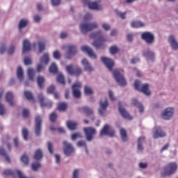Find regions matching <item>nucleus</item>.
Here are the masks:
<instances>
[{"label": "nucleus", "instance_id": "obj_32", "mask_svg": "<svg viewBox=\"0 0 178 178\" xmlns=\"http://www.w3.org/2000/svg\"><path fill=\"white\" fill-rule=\"evenodd\" d=\"M0 155L6 159V162H8V163H10V162H12V161L10 160V156H9V155L6 154L5 149L2 147L0 148Z\"/></svg>", "mask_w": 178, "mask_h": 178}, {"label": "nucleus", "instance_id": "obj_24", "mask_svg": "<svg viewBox=\"0 0 178 178\" xmlns=\"http://www.w3.org/2000/svg\"><path fill=\"white\" fill-rule=\"evenodd\" d=\"M66 70L69 74L73 76H79V74H81V70L80 68L76 69L75 71H73V65H68L66 67Z\"/></svg>", "mask_w": 178, "mask_h": 178}, {"label": "nucleus", "instance_id": "obj_45", "mask_svg": "<svg viewBox=\"0 0 178 178\" xmlns=\"http://www.w3.org/2000/svg\"><path fill=\"white\" fill-rule=\"evenodd\" d=\"M82 111L84 113H86V115H92L93 113L92 109L87 106L83 107Z\"/></svg>", "mask_w": 178, "mask_h": 178}, {"label": "nucleus", "instance_id": "obj_15", "mask_svg": "<svg viewBox=\"0 0 178 178\" xmlns=\"http://www.w3.org/2000/svg\"><path fill=\"white\" fill-rule=\"evenodd\" d=\"M166 133L162 130L161 127H155L153 131L154 138H161L162 137H165Z\"/></svg>", "mask_w": 178, "mask_h": 178}, {"label": "nucleus", "instance_id": "obj_61", "mask_svg": "<svg viewBox=\"0 0 178 178\" xmlns=\"http://www.w3.org/2000/svg\"><path fill=\"white\" fill-rule=\"evenodd\" d=\"M80 176V170H75L73 172L72 178H79Z\"/></svg>", "mask_w": 178, "mask_h": 178}, {"label": "nucleus", "instance_id": "obj_28", "mask_svg": "<svg viewBox=\"0 0 178 178\" xmlns=\"http://www.w3.org/2000/svg\"><path fill=\"white\" fill-rule=\"evenodd\" d=\"M132 104L134 105L136 108H138V109L140 113H144V106H143L141 104V103L138 102V101H137V99H133Z\"/></svg>", "mask_w": 178, "mask_h": 178}, {"label": "nucleus", "instance_id": "obj_57", "mask_svg": "<svg viewBox=\"0 0 178 178\" xmlns=\"http://www.w3.org/2000/svg\"><path fill=\"white\" fill-rule=\"evenodd\" d=\"M102 27L106 31H109V30H111V25H109V24L107 23L102 24Z\"/></svg>", "mask_w": 178, "mask_h": 178}, {"label": "nucleus", "instance_id": "obj_55", "mask_svg": "<svg viewBox=\"0 0 178 178\" xmlns=\"http://www.w3.org/2000/svg\"><path fill=\"white\" fill-rule=\"evenodd\" d=\"M6 113V109L5 108V106L0 102V115H5Z\"/></svg>", "mask_w": 178, "mask_h": 178}, {"label": "nucleus", "instance_id": "obj_7", "mask_svg": "<svg viewBox=\"0 0 178 178\" xmlns=\"http://www.w3.org/2000/svg\"><path fill=\"white\" fill-rule=\"evenodd\" d=\"M100 136H109L110 137H113V136H115V130L111 125L106 124L101 130Z\"/></svg>", "mask_w": 178, "mask_h": 178}, {"label": "nucleus", "instance_id": "obj_16", "mask_svg": "<svg viewBox=\"0 0 178 178\" xmlns=\"http://www.w3.org/2000/svg\"><path fill=\"white\" fill-rule=\"evenodd\" d=\"M102 62L110 72H112L113 66H115V62L112 59L107 57H102Z\"/></svg>", "mask_w": 178, "mask_h": 178}, {"label": "nucleus", "instance_id": "obj_43", "mask_svg": "<svg viewBox=\"0 0 178 178\" xmlns=\"http://www.w3.org/2000/svg\"><path fill=\"white\" fill-rule=\"evenodd\" d=\"M50 73H58V66L55 63H52L49 67Z\"/></svg>", "mask_w": 178, "mask_h": 178}, {"label": "nucleus", "instance_id": "obj_10", "mask_svg": "<svg viewBox=\"0 0 178 178\" xmlns=\"http://www.w3.org/2000/svg\"><path fill=\"white\" fill-rule=\"evenodd\" d=\"M99 105L100 106L98 110L99 114L101 115V116H104V115H105V112H106L108 106H109L108 99L106 98L102 99L99 102Z\"/></svg>", "mask_w": 178, "mask_h": 178}, {"label": "nucleus", "instance_id": "obj_19", "mask_svg": "<svg viewBox=\"0 0 178 178\" xmlns=\"http://www.w3.org/2000/svg\"><path fill=\"white\" fill-rule=\"evenodd\" d=\"M81 51L82 52H86L91 59H97V55H95V53H94L92 49L90 48L89 47L83 46L81 47Z\"/></svg>", "mask_w": 178, "mask_h": 178}, {"label": "nucleus", "instance_id": "obj_11", "mask_svg": "<svg viewBox=\"0 0 178 178\" xmlns=\"http://www.w3.org/2000/svg\"><path fill=\"white\" fill-rule=\"evenodd\" d=\"M83 130L86 136L87 141H91L94 138V136L97 134V131L92 127L84 128Z\"/></svg>", "mask_w": 178, "mask_h": 178}, {"label": "nucleus", "instance_id": "obj_23", "mask_svg": "<svg viewBox=\"0 0 178 178\" xmlns=\"http://www.w3.org/2000/svg\"><path fill=\"white\" fill-rule=\"evenodd\" d=\"M143 56H145L147 60H150L151 62H153L154 59H155V54L149 49L143 51Z\"/></svg>", "mask_w": 178, "mask_h": 178}, {"label": "nucleus", "instance_id": "obj_13", "mask_svg": "<svg viewBox=\"0 0 178 178\" xmlns=\"http://www.w3.org/2000/svg\"><path fill=\"white\" fill-rule=\"evenodd\" d=\"M80 88H81V83L80 82H76L72 86V92L74 98H80L81 97Z\"/></svg>", "mask_w": 178, "mask_h": 178}, {"label": "nucleus", "instance_id": "obj_21", "mask_svg": "<svg viewBox=\"0 0 178 178\" xmlns=\"http://www.w3.org/2000/svg\"><path fill=\"white\" fill-rule=\"evenodd\" d=\"M169 44L174 51H177L178 49V42L176 41V38L174 35H170L168 38Z\"/></svg>", "mask_w": 178, "mask_h": 178}, {"label": "nucleus", "instance_id": "obj_54", "mask_svg": "<svg viewBox=\"0 0 178 178\" xmlns=\"http://www.w3.org/2000/svg\"><path fill=\"white\" fill-rule=\"evenodd\" d=\"M24 65H26V66L29 65H31L33 63V60H31V58L29 57H26L24 59Z\"/></svg>", "mask_w": 178, "mask_h": 178}, {"label": "nucleus", "instance_id": "obj_49", "mask_svg": "<svg viewBox=\"0 0 178 178\" xmlns=\"http://www.w3.org/2000/svg\"><path fill=\"white\" fill-rule=\"evenodd\" d=\"M119 51V48H118L116 46H113L110 48V52L112 55H115V54H118Z\"/></svg>", "mask_w": 178, "mask_h": 178}, {"label": "nucleus", "instance_id": "obj_51", "mask_svg": "<svg viewBox=\"0 0 178 178\" xmlns=\"http://www.w3.org/2000/svg\"><path fill=\"white\" fill-rule=\"evenodd\" d=\"M21 161L22 162H23V163H25V165H27V163H29V156H27V154H24L21 157Z\"/></svg>", "mask_w": 178, "mask_h": 178}, {"label": "nucleus", "instance_id": "obj_50", "mask_svg": "<svg viewBox=\"0 0 178 178\" xmlns=\"http://www.w3.org/2000/svg\"><path fill=\"white\" fill-rule=\"evenodd\" d=\"M24 95L26 97V98H27V99H33V93H31V92L30 91H25L24 92Z\"/></svg>", "mask_w": 178, "mask_h": 178}, {"label": "nucleus", "instance_id": "obj_44", "mask_svg": "<svg viewBox=\"0 0 178 178\" xmlns=\"http://www.w3.org/2000/svg\"><path fill=\"white\" fill-rule=\"evenodd\" d=\"M44 81H45V79H44V76L38 77V85L40 87V88H42Z\"/></svg>", "mask_w": 178, "mask_h": 178}, {"label": "nucleus", "instance_id": "obj_29", "mask_svg": "<svg viewBox=\"0 0 178 178\" xmlns=\"http://www.w3.org/2000/svg\"><path fill=\"white\" fill-rule=\"evenodd\" d=\"M6 99L8 102L9 105H10V106H13V105H15V103L13 102V93L11 92H8L6 93Z\"/></svg>", "mask_w": 178, "mask_h": 178}, {"label": "nucleus", "instance_id": "obj_6", "mask_svg": "<svg viewBox=\"0 0 178 178\" xmlns=\"http://www.w3.org/2000/svg\"><path fill=\"white\" fill-rule=\"evenodd\" d=\"M142 40H144L147 44H154L155 42V35L149 31L143 32L141 34Z\"/></svg>", "mask_w": 178, "mask_h": 178}, {"label": "nucleus", "instance_id": "obj_53", "mask_svg": "<svg viewBox=\"0 0 178 178\" xmlns=\"http://www.w3.org/2000/svg\"><path fill=\"white\" fill-rule=\"evenodd\" d=\"M81 134L80 133H76L72 135V140L75 141V140H77V138H81Z\"/></svg>", "mask_w": 178, "mask_h": 178}, {"label": "nucleus", "instance_id": "obj_34", "mask_svg": "<svg viewBox=\"0 0 178 178\" xmlns=\"http://www.w3.org/2000/svg\"><path fill=\"white\" fill-rule=\"evenodd\" d=\"M29 24V21L26 19H22L20 20L19 24V30L22 31L24 27H26L27 25Z\"/></svg>", "mask_w": 178, "mask_h": 178}, {"label": "nucleus", "instance_id": "obj_62", "mask_svg": "<svg viewBox=\"0 0 178 178\" xmlns=\"http://www.w3.org/2000/svg\"><path fill=\"white\" fill-rule=\"evenodd\" d=\"M47 92L49 94H54L55 92V86H51L47 88Z\"/></svg>", "mask_w": 178, "mask_h": 178}, {"label": "nucleus", "instance_id": "obj_38", "mask_svg": "<svg viewBox=\"0 0 178 178\" xmlns=\"http://www.w3.org/2000/svg\"><path fill=\"white\" fill-rule=\"evenodd\" d=\"M38 47H39V52H42L43 51H45V42L42 40H39L38 42Z\"/></svg>", "mask_w": 178, "mask_h": 178}, {"label": "nucleus", "instance_id": "obj_31", "mask_svg": "<svg viewBox=\"0 0 178 178\" xmlns=\"http://www.w3.org/2000/svg\"><path fill=\"white\" fill-rule=\"evenodd\" d=\"M44 153H42V150L38 149L35 152L33 159H35V161H40V159H42Z\"/></svg>", "mask_w": 178, "mask_h": 178}, {"label": "nucleus", "instance_id": "obj_41", "mask_svg": "<svg viewBox=\"0 0 178 178\" xmlns=\"http://www.w3.org/2000/svg\"><path fill=\"white\" fill-rule=\"evenodd\" d=\"M115 12L121 19H126V15H127V13L122 12L119 10H115Z\"/></svg>", "mask_w": 178, "mask_h": 178}, {"label": "nucleus", "instance_id": "obj_47", "mask_svg": "<svg viewBox=\"0 0 178 178\" xmlns=\"http://www.w3.org/2000/svg\"><path fill=\"white\" fill-rule=\"evenodd\" d=\"M22 136L24 137V140H27L29 138V130L27 129H22Z\"/></svg>", "mask_w": 178, "mask_h": 178}, {"label": "nucleus", "instance_id": "obj_42", "mask_svg": "<svg viewBox=\"0 0 178 178\" xmlns=\"http://www.w3.org/2000/svg\"><path fill=\"white\" fill-rule=\"evenodd\" d=\"M31 168L32 170H33L34 172H37V170H38L40 168H41V164L39 162L33 163Z\"/></svg>", "mask_w": 178, "mask_h": 178}, {"label": "nucleus", "instance_id": "obj_36", "mask_svg": "<svg viewBox=\"0 0 178 178\" xmlns=\"http://www.w3.org/2000/svg\"><path fill=\"white\" fill-rule=\"evenodd\" d=\"M34 76H35V71L33 68L28 69V77L29 80L32 81L34 80Z\"/></svg>", "mask_w": 178, "mask_h": 178}, {"label": "nucleus", "instance_id": "obj_18", "mask_svg": "<svg viewBox=\"0 0 178 178\" xmlns=\"http://www.w3.org/2000/svg\"><path fill=\"white\" fill-rule=\"evenodd\" d=\"M118 109L120 115L124 118V119H127L128 120H131V119H133V117H131L130 114L127 113V111L122 106V103H119Z\"/></svg>", "mask_w": 178, "mask_h": 178}, {"label": "nucleus", "instance_id": "obj_33", "mask_svg": "<svg viewBox=\"0 0 178 178\" xmlns=\"http://www.w3.org/2000/svg\"><path fill=\"white\" fill-rule=\"evenodd\" d=\"M145 143V138L143 136H140L138 139V149L139 151H143L144 149V147H143V144Z\"/></svg>", "mask_w": 178, "mask_h": 178}, {"label": "nucleus", "instance_id": "obj_12", "mask_svg": "<svg viewBox=\"0 0 178 178\" xmlns=\"http://www.w3.org/2000/svg\"><path fill=\"white\" fill-rule=\"evenodd\" d=\"M177 170V164L176 163H170L164 168L165 175H173Z\"/></svg>", "mask_w": 178, "mask_h": 178}, {"label": "nucleus", "instance_id": "obj_20", "mask_svg": "<svg viewBox=\"0 0 178 178\" xmlns=\"http://www.w3.org/2000/svg\"><path fill=\"white\" fill-rule=\"evenodd\" d=\"M38 99L40 101V106H42V108H44V106H47V108H52V102L49 101L47 103H44V95L42 93L38 95Z\"/></svg>", "mask_w": 178, "mask_h": 178}, {"label": "nucleus", "instance_id": "obj_26", "mask_svg": "<svg viewBox=\"0 0 178 178\" xmlns=\"http://www.w3.org/2000/svg\"><path fill=\"white\" fill-rule=\"evenodd\" d=\"M147 24L141 21H132L131 22V27L133 29H140L141 27H145Z\"/></svg>", "mask_w": 178, "mask_h": 178}, {"label": "nucleus", "instance_id": "obj_14", "mask_svg": "<svg viewBox=\"0 0 178 178\" xmlns=\"http://www.w3.org/2000/svg\"><path fill=\"white\" fill-rule=\"evenodd\" d=\"M42 124V119L41 117H35V133L36 136H41V129Z\"/></svg>", "mask_w": 178, "mask_h": 178}, {"label": "nucleus", "instance_id": "obj_63", "mask_svg": "<svg viewBox=\"0 0 178 178\" xmlns=\"http://www.w3.org/2000/svg\"><path fill=\"white\" fill-rule=\"evenodd\" d=\"M57 117H58V115H56V113H52L50 115L49 119H50L51 122H55V120H56Z\"/></svg>", "mask_w": 178, "mask_h": 178}, {"label": "nucleus", "instance_id": "obj_60", "mask_svg": "<svg viewBox=\"0 0 178 178\" xmlns=\"http://www.w3.org/2000/svg\"><path fill=\"white\" fill-rule=\"evenodd\" d=\"M108 97L111 101H116V97H115V95H113V92L112 90L108 91Z\"/></svg>", "mask_w": 178, "mask_h": 178}, {"label": "nucleus", "instance_id": "obj_27", "mask_svg": "<svg viewBox=\"0 0 178 178\" xmlns=\"http://www.w3.org/2000/svg\"><path fill=\"white\" fill-rule=\"evenodd\" d=\"M81 63L86 72H92L94 70V68L91 67V65H90V63H88V60H87V59H83Z\"/></svg>", "mask_w": 178, "mask_h": 178}, {"label": "nucleus", "instance_id": "obj_64", "mask_svg": "<svg viewBox=\"0 0 178 178\" xmlns=\"http://www.w3.org/2000/svg\"><path fill=\"white\" fill-rule=\"evenodd\" d=\"M139 168H140V169H147V168H148V163H140Z\"/></svg>", "mask_w": 178, "mask_h": 178}, {"label": "nucleus", "instance_id": "obj_48", "mask_svg": "<svg viewBox=\"0 0 178 178\" xmlns=\"http://www.w3.org/2000/svg\"><path fill=\"white\" fill-rule=\"evenodd\" d=\"M53 57L54 58V59H57L58 60H59V59H60V51H59L58 50H56L55 51H54Z\"/></svg>", "mask_w": 178, "mask_h": 178}, {"label": "nucleus", "instance_id": "obj_9", "mask_svg": "<svg viewBox=\"0 0 178 178\" xmlns=\"http://www.w3.org/2000/svg\"><path fill=\"white\" fill-rule=\"evenodd\" d=\"M49 63V54L45 53L40 58V63L37 66L38 72H41L44 69V65H48Z\"/></svg>", "mask_w": 178, "mask_h": 178}, {"label": "nucleus", "instance_id": "obj_46", "mask_svg": "<svg viewBox=\"0 0 178 178\" xmlns=\"http://www.w3.org/2000/svg\"><path fill=\"white\" fill-rule=\"evenodd\" d=\"M57 81L60 83V84H65V77L63 76V74H59L57 76Z\"/></svg>", "mask_w": 178, "mask_h": 178}, {"label": "nucleus", "instance_id": "obj_37", "mask_svg": "<svg viewBox=\"0 0 178 178\" xmlns=\"http://www.w3.org/2000/svg\"><path fill=\"white\" fill-rule=\"evenodd\" d=\"M57 108L60 112H64L67 108V104L66 103H59Z\"/></svg>", "mask_w": 178, "mask_h": 178}, {"label": "nucleus", "instance_id": "obj_1", "mask_svg": "<svg viewBox=\"0 0 178 178\" xmlns=\"http://www.w3.org/2000/svg\"><path fill=\"white\" fill-rule=\"evenodd\" d=\"M134 88L138 91H140L145 95H151V92L149 91V85L148 83L142 84L141 82L138 80L135 81Z\"/></svg>", "mask_w": 178, "mask_h": 178}, {"label": "nucleus", "instance_id": "obj_30", "mask_svg": "<svg viewBox=\"0 0 178 178\" xmlns=\"http://www.w3.org/2000/svg\"><path fill=\"white\" fill-rule=\"evenodd\" d=\"M17 76L19 81H23L24 79V72L23 71V68H22V67H19L17 68Z\"/></svg>", "mask_w": 178, "mask_h": 178}, {"label": "nucleus", "instance_id": "obj_35", "mask_svg": "<svg viewBox=\"0 0 178 178\" xmlns=\"http://www.w3.org/2000/svg\"><path fill=\"white\" fill-rule=\"evenodd\" d=\"M67 126L70 130H76V129H77V122L74 121H68L67 122Z\"/></svg>", "mask_w": 178, "mask_h": 178}, {"label": "nucleus", "instance_id": "obj_56", "mask_svg": "<svg viewBox=\"0 0 178 178\" xmlns=\"http://www.w3.org/2000/svg\"><path fill=\"white\" fill-rule=\"evenodd\" d=\"M91 19H92V15L90 13H87L83 17L84 22H90Z\"/></svg>", "mask_w": 178, "mask_h": 178}, {"label": "nucleus", "instance_id": "obj_39", "mask_svg": "<svg viewBox=\"0 0 178 178\" xmlns=\"http://www.w3.org/2000/svg\"><path fill=\"white\" fill-rule=\"evenodd\" d=\"M84 91L86 95H92L94 94V90L89 86H85Z\"/></svg>", "mask_w": 178, "mask_h": 178}, {"label": "nucleus", "instance_id": "obj_3", "mask_svg": "<svg viewBox=\"0 0 178 178\" xmlns=\"http://www.w3.org/2000/svg\"><path fill=\"white\" fill-rule=\"evenodd\" d=\"M161 119L164 120H170V119H173V116H175V108L173 107H168L165 108L161 114Z\"/></svg>", "mask_w": 178, "mask_h": 178}, {"label": "nucleus", "instance_id": "obj_22", "mask_svg": "<svg viewBox=\"0 0 178 178\" xmlns=\"http://www.w3.org/2000/svg\"><path fill=\"white\" fill-rule=\"evenodd\" d=\"M88 6L89 9H92V10H102V5L97 1L88 3Z\"/></svg>", "mask_w": 178, "mask_h": 178}, {"label": "nucleus", "instance_id": "obj_4", "mask_svg": "<svg viewBox=\"0 0 178 178\" xmlns=\"http://www.w3.org/2000/svg\"><path fill=\"white\" fill-rule=\"evenodd\" d=\"M63 49H68L65 54V59H71L74 55L77 54V48L74 45L67 44L63 46Z\"/></svg>", "mask_w": 178, "mask_h": 178}, {"label": "nucleus", "instance_id": "obj_25", "mask_svg": "<svg viewBox=\"0 0 178 178\" xmlns=\"http://www.w3.org/2000/svg\"><path fill=\"white\" fill-rule=\"evenodd\" d=\"M90 38H93V40H106V38L104 37L102 35V32L101 31H99L97 32L92 33L90 35Z\"/></svg>", "mask_w": 178, "mask_h": 178}, {"label": "nucleus", "instance_id": "obj_5", "mask_svg": "<svg viewBox=\"0 0 178 178\" xmlns=\"http://www.w3.org/2000/svg\"><path fill=\"white\" fill-rule=\"evenodd\" d=\"M113 74L114 76L115 81H117L118 84H120V86H126V84H127L124 76H123V74H120L119 70H113Z\"/></svg>", "mask_w": 178, "mask_h": 178}, {"label": "nucleus", "instance_id": "obj_58", "mask_svg": "<svg viewBox=\"0 0 178 178\" xmlns=\"http://www.w3.org/2000/svg\"><path fill=\"white\" fill-rule=\"evenodd\" d=\"M92 45H93V47H95V48L98 49L99 48H101V47H102V43L101 42L95 41L92 43Z\"/></svg>", "mask_w": 178, "mask_h": 178}, {"label": "nucleus", "instance_id": "obj_59", "mask_svg": "<svg viewBox=\"0 0 178 178\" xmlns=\"http://www.w3.org/2000/svg\"><path fill=\"white\" fill-rule=\"evenodd\" d=\"M50 130L51 131L58 130L59 133H65V129L62 127L54 128V127H51Z\"/></svg>", "mask_w": 178, "mask_h": 178}, {"label": "nucleus", "instance_id": "obj_2", "mask_svg": "<svg viewBox=\"0 0 178 178\" xmlns=\"http://www.w3.org/2000/svg\"><path fill=\"white\" fill-rule=\"evenodd\" d=\"M98 27V24L97 22H93L92 24H87L86 22L81 23L79 26V29L82 34H86L88 33V31H91L94 30V29H97Z\"/></svg>", "mask_w": 178, "mask_h": 178}, {"label": "nucleus", "instance_id": "obj_8", "mask_svg": "<svg viewBox=\"0 0 178 178\" xmlns=\"http://www.w3.org/2000/svg\"><path fill=\"white\" fill-rule=\"evenodd\" d=\"M63 151L65 155L66 156H70L71 155H73V153L76 151L74 149V147H73V145L72 144L67 143V141L63 142Z\"/></svg>", "mask_w": 178, "mask_h": 178}, {"label": "nucleus", "instance_id": "obj_17", "mask_svg": "<svg viewBox=\"0 0 178 178\" xmlns=\"http://www.w3.org/2000/svg\"><path fill=\"white\" fill-rule=\"evenodd\" d=\"M35 45H37L36 42L31 44L28 40H24L23 42V54H26V52H29V51H31L33 48H35Z\"/></svg>", "mask_w": 178, "mask_h": 178}, {"label": "nucleus", "instance_id": "obj_52", "mask_svg": "<svg viewBox=\"0 0 178 178\" xmlns=\"http://www.w3.org/2000/svg\"><path fill=\"white\" fill-rule=\"evenodd\" d=\"M15 49H16V46L12 44V45L9 47V49H8V55H13V54H15Z\"/></svg>", "mask_w": 178, "mask_h": 178}, {"label": "nucleus", "instance_id": "obj_40", "mask_svg": "<svg viewBox=\"0 0 178 178\" xmlns=\"http://www.w3.org/2000/svg\"><path fill=\"white\" fill-rule=\"evenodd\" d=\"M120 134L123 141H127V133L126 132V129L122 128L120 129Z\"/></svg>", "mask_w": 178, "mask_h": 178}]
</instances>
